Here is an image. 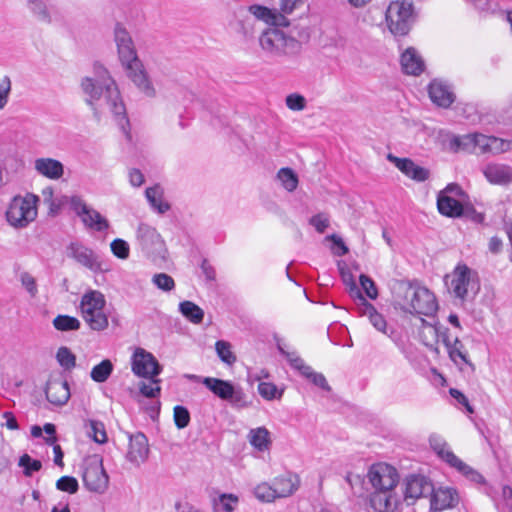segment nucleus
Wrapping results in <instances>:
<instances>
[{
	"label": "nucleus",
	"instance_id": "1",
	"mask_svg": "<svg viewBox=\"0 0 512 512\" xmlns=\"http://www.w3.org/2000/svg\"><path fill=\"white\" fill-rule=\"evenodd\" d=\"M93 73V76L84 77L80 83L81 90L86 96L85 102L92 108L94 115L98 116L96 101L104 95L120 129L126 136V139L131 141L130 124L126 116V108L115 81L110 76L108 70L102 65L95 64Z\"/></svg>",
	"mask_w": 512,
	"mask_h": 512
},
{
	"label": "nucleus",
	"instance_id": "2",
	"mask_svg": "<svg viewBox=\"0 0 512 512\" xmlns=\"http://www.w3.org/2000/svg\"><path fill=\"white\" fill-rule=\"evenodd\" d=\"M114 41L117 46L119 59L125 68L128 78L137 88L148 97L156 94L143 64L137 56L136 48L129 32L121 24H116L114 29Z\"/></svg>",
	"mask_w": 512,
	"mask_h": 512
},
{
	"label": "nucleus",
	"instance_id": "3",
	"mask_svg": "<svg viewBox=\"0 0 512 512\" xmlns=\"http://www.w3.org/2000/svg\"><path fill=\"white\" fill-rule=\"evenodd\" d=\"M393 303L404 312L430 316L438 305L434 294L417 282L397 281L392 288Z\"/></svg>",
	"mask_w": 512,
	"mask_h": 512
},
{
	"label": "nucleus",
	"instance_id": "4",
	"mask_svg": "<svg viewBox=\"0 0 512 512\" xmlns=\"http://www.w3.org/2000/svg\"><path fill=\"white\" fill-rule=\"evenodd\" d=\"M450 291L462 303L474 300L480 291L478 273L459 263L451 273Z\"/></svg>",
	"mask_w": 512,
	"mask_h": 512
},
{
	"label": "nucleus",
	"instance_id": "5",
	"mask_svg": "<svg viewBox=\"0 0 512 512\" xmlns=\"http://www.w3.org/2000/svg\"><path fill=\"white\" fill-rule=\"evenodd\" d=\"M106 300L97 290L86 292L80 302L81 313L92 330L102 331L108 327V317L104 313Z\"/></svg>",
	"mask_w": 512,
	"mask_h": 512
},
{
	"label": "nucleus",
	"instance_id": "6",
	"mask_svg": "<svg viewBox=\"0 0 512 512\" xmlns=\"http://www.w3.org/2000/svg\"><path fill=\"white\" fill-rule=\"evenodd\" d=\"M259 43L263 50L275 56H294L301 51V43L298 40L276 28L263 32Z\"/></svg>",
	"mask_w": 512,
	"mask_h": 512
},
{
	"label": "nucleus",
	"instance_id": "7",
	"mask_svg": "<svg viewBox=\"0 0 512 512\" xmlns=\"http://www.w3.org/2000/svg\"><path fill=\"white\" fill-rule=\"evenodd\" d=\"M37 200L32 194L14 197L6 212L7 221L14 227H26L37 216Z\"/></svg>",
	"mask_w": 512,
	"mask_h": 512
},
{
	"label": "nucleus",
	"instance_id": "8",
	"mask_svg": "<svg viewBox=\"0 0 512 512\" xmlns=\"http://www.w3.org/2000/svg\"><path fill=\"white\" fill-rule=\"evenodd\" d=\"M202 383L214 395L222 400L228 401L234 408L241 409L249 406L247 396L243 389L234 386L230 381L222 380L214 377H205Z\"/></svg>",
	"mask_w": 512,
	"mask_h": 512
},
{
	"label": "nucleus",
	"instance_id": "9",
	"mask_svg": "<svg viewBox=\"0 0 512 512\" xmlns=\"http://www.w3.org/2000/svg\"><path fill=\"white\" fill-rule=\"evenodd\" d=\"M413 7L408 1L392 2L386 10V21L394 35H406L411 27Z\"/></svg>",
	"mask_w": 512,
	"mask_h": 512
},
{
	"label": "nucleus",
	"instance_id": "10",
	"mask_svg": "<svg viewBox=\"0 0 512 512\" xmlns=\"http://www.w3.org/2000/svg\"><path fill=\"white\" fill-rule=\"evenodd\" d=\"M82 479L85 487L91 492L103 493L107 489L109 477L99 456L93 455L84 460Z\"/></svg>",
	"mask_w": 512,
	"mask_h": 512
},
{
	"label": "nucleus",
	"instance_id": "11",
	"mask_svg": "<svg viewBox=\"0 0 512 512\" xmlns=\"http://www.w3.org/2000/svg\"><path fill=\"white\" fill-rule=\"evenodd\" d=\"M136 240L141 250L148 257H162L166 251L161 235L148 224L142 223L138 226Z\"/></svg>",
	"mask_w": 512,
	"mask_h": 512
},
{
	"label": "nucleus",
	"instance_id": "12",
	"mask_svg": "<svg viewBox=\"0 0 512 512\" xmlns=\"http://www.w3.org/2000/svg\"><path fill=\"white\" fill-rule=\"evenodd\" d=\"M70 205L87 228L98 232L105 231L109 228L110 225L108 220L98 211L89 207L81 197H71Z\"/></svg>",
	"mask_w": 512,
	"mask_h": 512
},
{
	"label": "nucleus",
	"instance_id": "13",
	"mask_svg": "<svg viewBox=\"0 0 512 512\" xmlns=\"http://www.w3.org/2000/svg\"><path fill=\"white\" fill-rule=\"evenodd\" d=\"M367 476L375 490L393 491L398 483L396 469L388 464L373 465Z\"/></svg>",
	"mask_w": 512,
	"mask_h": 512
},
{
	"label": "nucleus",
	"instance_id": "14",
	"mask_svg": "<svg viewBox=\"0 0 512 512\" xmlns=\"http://www.w3.org/2000/svg\"><path fill=\"white\" fill-rule=\"evenodd\" d=\"M66 253L69 258L93 272L103 271L99 256L80 242H71L66 248Z\"/></svg>",
	"mask_w": 512,
	"mask_h": 512
},
{
	"label": "nucleus",
	"instance_id": "15",
	"mask_svg": "<svg viewBox=\"0 0 512 512\" xmlns=\"http://www.w3.org/2000/svg\"><path fill=\"white\" fill-rule=\"evenodd\" d=\"M162 367L156 358L142 348L136 349L132 356V371L144 378H153L161 373Z\"/></svg>",
	"mask_w": 512,
	"mask_h": 512
},
{
	"label": "nucleus",
	"instance_id": "16",
	"mask_svg": "<svg viewBox=\"0 0 512 512\" xmlns=\"http://www.w3.org/2000/svg\"><path fill=\"white\" fill-rule=\"evenodd\" d=\"M387 160L393 163L405 176L416 182H424L430 177L428 169L417 165L410 158H400L393 154H388Z\"/></svg>",
	"mask_w": 512,
	"mask_h": 512
},
{
	"label": "nucleus",
	"instance_id": "17",
	"mask_svg": "<svg viewBox=\"0 0 512 512\" xmlns=\"http://www.w3.org/2000/svg\"><path fill=\"white\" fill-rule=\"evenodd\" d=\"M433 492L432 483L422 475H411L406 479V487L404 491L405 500H411V504L421 498L430 496Z\"/></svg>",
	"mask_w": 512,
	"mask_h": 512
},
{
	"label": "nucleus",
	"instance_id": "18",
	"mask_svg": "<svg viewBox=\"0 0 512 512\" xmlns=\"http://www.w3.org/2000/svg\"><path fill=\"white\" fill-rule=\"evenodd\" d=\"M129 441V450L126 457L131 463L139 466L148 457V439L143 433L138 432L130 435Z\"/></svg>",
	"mask_w": 512,
	"mask_h": 512
},
{
	"label": "nucleus",
	"instance_id": "19",
	"mask_svg": "<svg viewBox=\"0 0 512 512\" xmlns=\"http://www.w3.org/2000/svg\"><path fill=\"white\" fill-rule=\"evenodd\" d=\"M437 208L440 214L451 218L461 217L468 210H473L472 207H465L458 199L443 192H439L437 196Z\"/></svg>",
	"mask_w": 512,
	"mask_h": 512
},
{
	"label": "nucleus",
	"instance_id": "20",
	"mask_svg": "<svg viewBox=\"0 0 512 512\" xmlns=\"http://www.w3.org/2000/svg\"><path fill=\"white\" fill-rule=\"evenodd\" d=\"M45 394L47 400L56 406H62L70 398V389L67 381L62 379H50L47 382Z\"/></svg>",
	"mask_w": 512,
	"mask_h": 512
},
{
	"label": "nucleus",
	"instance_id": "21",
	"mask_svg": "<svg viewBox=\"0 0 512 512\" xmlns=\"http://www.w3.org/2000/svg\"><path fill=\"white\" fill-rule=\"evenodd\" d=\"M446 350L450 360L458 366L461 371L465 372L467 369H469L471 373L475 371V366L469 360L468 352L458 337L453 339V341L446 347Z\"/></svg>",
	"mask_w": 512,
	"mask_h": 512
},
{
	"label": "nucleus",
	"instance_id": "22",
	"mask_svg": "<svg viewBox=\"0 0 512 512\" xmlns=\"http://www.w3.org/2000/svg\"><path fill=\"white\" fill-rule=\"evenodd\" d=\"M430 496L431 509L435 511L452 508L459 500L456 490L450 487H439L438 489L433 488V492Z\"/></svg>",
	"mask_w": 512,
	"mask_h": 512
},
{
	"label": "nucleus",
	"instance_id": "23",
	"mask_svg": "<svg viewBox=\"0 0 512 512\" xmlns=\"http://www.w3.org/2000/svg\"><path fill=\"white\" fill-rule=\"evenodd\" d=\"M429 97L439 107L448 108L455 100L450 86L441 81L433 80L429 85Z\"/></svg>",
	"mask_w": 512,
	"mask_h": 512
},
{
	"label": "nucleus",
	"instance_id": "24",
	"mask_svg": "<svg viewBox=\"0 0 512 512\" xmlns=\"http://www.w3.org/2000/svg\"><path fill=\"white\" fill-rule=\"evenodd\" d=\"M248 12L254 16L255 22L257 20H262L267 24L273 26H289L290 22L283 14H279L277 9H269L265 6L261 5H251L248 8Z\"/></svg>",
	"mask_w": 512,
	"mask_h": 512
},
{
	"label": "nucleus",
	"instance_id": "25",
	"mask_svg": "<svg viewBox=\"0 0 512 512\" xmlns=\"http://www.w3.org/2000/svg\"><path fill=\"white\" fill-rule=\"evenodd\" d=\"M34 169L39 175L51 180H58L64 174V165L53 158H37Z\"/></svg>",
	"mask_w": 512,
	"mask_h": 512
},
{
	"label": "nucleus",
	"instance_id": "26",
	"mask_svg": "<svg viewBox=\"0 0 512 512\" xmlns=\"http://www.w3.org/2000/svg\"><path fill=\"white\" fill-rule=\"evenodd\" d=\"M272 485L276 498H285L298 490L300 480L296 474L287 473L275 478Z\"/></svg>",
	"mask_w": 512,
	"mask_h": 512
},
{
	"label": "nucleus",
	"instance_id": "27",
	"mask_svg": "<svg viewBox=\"0 0 512 512\" xmlns=\"http://www.w3.org/2000/svg\"><path fill=\"white\" fill-rule=\"evenodd\" d=\"M357 309L360 316L367 317L376 330L384 334H387V323L385 318L364 297H360Z\"/></svg>",
	"mask_w": 512,
	"mask_h": 512
},
{
	"label": "nucleus",
	"instance_id": "28",
	"mask_svg": "<svg viewBox=\"0 0 512 512\" xmlns=\"http://www.w3.org/2000/svg\"><path fill=\"white\" fill-rule=\"evenodd\" d=\"M396 502L393 491L374 490L370 496V506L375 512H393Z\"/></svg>",
	"mask_w": 512,
	"mask_h": 512
},
{
	"label": "nucleus",
	"instance_id": "29",
	"mask_svg": "<svg viewBox=\"0 0 512 512\" xmlns=\"http://www.w3.org/2000/svg\"><path fill=\"white\" fill-rule=\"evenodd\" d=\"M483 173L492 184L506 185L512 181V168L504 164H489Z\"/></svg>",
	"mask_w": 512,
	"mask_h": 512
},
{
	"label": "nucleus",
	"instance_id": "30",
	"mask_svg": "<svg viewBox=\"0 0 512 512\" xmlns=\"http://www.w3.org/2000/svg\"><path fill=\"white\" fill-rule=\"evenodd\" d=\"M401 67L404 73L417 76L423 72L425 64L414 48H408L401 55Z\"/></svg>",
	"mask_w": 512,
	"mask_h": 512
},
{
	"label": "nucleus",
	"instance_id": "31",
	"mask_svg": "<svg viewBox=\"0 0 512 512\" xmlns=\"http://www.w3.org/2000/svg\"><path fill=\"white\" fill-rule=\"evenodd\" d=\"M429 443L433 451L451 467L455 464H460V458L452 452L449 445L440 436H430Z\"/></svg>",
	"mask_w": 512,
	"mask_h": 512
},
{
	"label": "nucleus",
	"instance_id": "32",
	"mask_svg": "<svg viewBox=\"0 0 512 512\" xmlns=\"http://www.w3.org/2000/svg\"><path fill=\"white\" fill-rule=\"evenodd\" d=\"M429 443L433 451L451 467L455 464H460V458L452 452L449 445L440 436H430Z\"/></svg>",
	"mask_w": 512,
	"mask_h": 512
},
{
	"label": "nucleus",
	"instance_id": "33",
	"mask_svg": "<svg viewBox=\"0 0 512 512\" xmlns=\"http://www.w3.org/2000/svg\"><path fill=\"white\" fill-rule=\"evenodd\" d=\"M421 321V328L419 331V336L421 339V342L428 347L431 351H433L435 354H439L440 350L438 346L436 345L438 342V330L436 324H431L427 322L425 319L420 318Z\"/></svg>",
	"mask_w": 512,
	"mask_h": 512
},
{
	"label": "nucleus",
	"instance_id": "34",
	"mask_svg": "<svg viewBox=\"0 0 512 512\" xmlns=\"http://www.w3.org/2000/svg\"><path fill=\"white\" fill-rule=\"evenodd\" d=\"M250 444L258 451H266L270 448L271 438L270 432L265 427L251 429L248 434Z\"/></svg>",
	"mask_w": 512,
	"mask_h": 512
},
{
	"label": "nucleus",
	"instance_id": "35",
	"mask_svg": "<svg viewBox=\"0 0 512 512\" xmlns=\"http://www.w3.org/2000/svg\"><path fill=\"white\" fill-rule=\"evenodd\" d=\"M145 195L153 209L157 210L160 214H163L170 209V205L163 201V192L159 185L148 187L145 191Z\"/></svg>",
	"mask_w": 512,
	"mask_h": 512
},
{
	"label": "nucleus",
	"instance_id": "36",
	"mask_svg": "<svg viewBox=\"0 0 512 512\" xmlns=\"http://www.w3.org/2000/svg\"><path fill=\"white\" fill-rule=\"evenodd\" d=\"M179 311L193 324H200L203 321L204 311L194 302L188 300L180 302Z\"/></svg>",
	"mask_w": 512,
	"mask_h": 512
},
{
	"label": "nucleus",
	"instance_id": "37",
	"mask_svg": "<svg viewBox=\"0 0 512 512\" xmlns=\"http://www.w3.org/2000/svg\"><path fill=\"white\" fill-rule=\"evenodd\" d=\"M475 133L466 134L463 136H454L449 141V149L457 153L459 151H475Z\"/></svg>",
	"mask_w": 512,
	"mask_h": 512
},
{
	"label": "nucleus",
	"instance_id": "38",
	"mask_svg": "<svg viewBox=\"0 0 512 512\" xmlns=\"http://www.w3.org/2000/svg\"><path fill=\"white\" fill-rule=\"evenodd\" d=\"M112 372V362L109 359H105L92 368L90 376L93 381L103 383L110 377Z\"/></svg>",
	"mask_w": 512,
	"mask_h": 512
},
{
	"label": "nucleus",
	"instance_id": "39",
	"mask_svg": "<svg viewBox=\"0 0 512 512\" xmlns=\"http://www.w3.org/2000/svg\"><path fill=\"white\" fill-rule=\"evenodd\" d=\"M278 350L286 357L291 367L299 371L302 376L308 373L311 367L306 365L304 360L296 352L286 351L280 344H278Z\"/></svg>",
	"mask_w": 512,
	"mask_h": 512
},
{
	"label": "nucleus",
	"instance_id": "40",
	"mask_svg": "<svg viewBox=\"0 0 512 512\" xmlns=\"http://www.w3.org/2000/svg\"><path fill=\"white\" fill-rule=\"evenodd\" d=\"M53 326L59 331H74L78 330L81 326L80 321L69 315H58L53 320Z\"/></svg>",
	"mask_w": 512,
	"mask_h": 512
},
{
	"label": "nucleus",
	"instance_id": "41",
	"mask_svg": "<svg viewBox=\"0 0 512 512\" xmlns=\"http://www.w3.org/2000/svg\"><path fill=\"white\" fill-rule=\"evenodd\" d=\"M87 434L96 443L103 444L107 441V434L105 426L102 422L96 420H90L87 425Z\"/></svg>",
	"mask_w": 512,
	"mask_h": 512
},
{
	"label": "nucleus",
	"instance_id": "42",
	"mask_svg": "<svg viewBox=\"0 0 512 512\" xmlns=\"http://www.w3.org/2000/svg\"><path fill=\"white\" fill-rule=\"evenodd\" d=\"M215 350L218 357L227 365H233L236 362V356L232 352V346L225 340H218L215 343Z\"/></svg>",
	"mask_w": 512,
	"mask_h": 512
},
{
	"label": "nucleus",
	"instance_id": "43",
	"mask_svg": "<svg viewBox=\"0 0 512 512\" xmlns=\"http://www.w3.org/2000/svg\"><path fill=\"white\" fill-rule=\"evenodd\" d=\"M277 178L287 191L292 192L297 188L298 177L291 168H281L277 173Z\"/></svg>",
	"mask_w": 512,
	"mask_h": 512
},
{
	"label": "nucleus",
	"instance_id": "44",
	"mask_svg": "<svg viewBox=\"0 0 512 512\" xmlns=\"http://www.w3.org/2000/svg\"><path fill=\"white\" fill-rule=\"evenodd\" d=\"M28 7L38 20L45 23L51 22L50 13L45 0H28Z\"/></svg>",
	"mask_w": 512,
	"mask_h": 512
},
{
	"label": "nucleus",
	"instance_id": "45",
	"mask_svg": "<svg viewBox=\"0 0 512 512\" xmlns=\"http://www.w3.org/2000/svg\"><path fill=\"white\" fill-rule=\"evenodd\" d=\"M338 266H339L341 278H342L344 284L349 288L350 295L352 297H356L357 300L359 301L360 297H364V296L361 294L359 288L357 287L352 273L346 267L345 264L341 265L339 263Z\"/></svg>",
	"mask_w": 512,
	"mask_h": 512
},
{
	"label": "nucleus",
	"instance_id": "46",
	"mask_svg": "<svg viewBox=\"0 0 512 512\" xmlns=\"http://www.w3.org/2000/svg\"><path fill=\"white\" fill-rule=\"evenodd\" d=\"M258 392L265 400L280 399L283 395V390H278L277 386L270 382H260L258 385Z\"/></svg>",
	"mask_w": 512,
	"mask_h": 512
},
{
	"label": "nucleus",
	"instance_id": "47",
	"mask_svg": "<svg viewBox=\"0 0 512 512\" xmlns=\"http://www.w3.org/2000/svg\"><path fill=\"white\" fill-rule=\"evenodd\" d=\"M254 495L257 499L263 502H272L276 499L273 485L263 482L257 485L254 489Z\"/></svg>",
	"mask_w": 512,
	"mask_h": 512
},
{
	"label": "nucleus",
	"instance_id": "48",
	"mask_svg": "<svg viewBox=\"0 0 512 512\" xmlns=\"http://www.w3.org/2000/svg\"><path fill=\"white\" fill-rule=\"evenodd\" d=\"M152 283L160 290L170 292L175 288L174 279L166 273H156L152 277Z\"/></svg>",
	"mask_w": 512,
	"mask_h": 512
},
{
	"label": "nucleus",
	"instance_id": "49",
	"mask_svg": "<svg viewBox=\"0 0 512 512\" xmlns=\"http://www.w3.org/2000/svg\"><path fill=\"white\" fill-rule=\"evenodd\" d=\"M173 418L178 429L186 428L190 423V413L184 406L177 405L173 409Z\"/></svg>",
	"mask_w": 512,
	"mask_h": 512
},
{
	"label": "nucleus",
	"instance_id": "50",
	"mask_svg": "<svg viewBox=\"0 0 512 512\" xmlns=\"http://www.w3.org/2000/svg\"><path fill=\"white\" fill-rule=\"evenodd\" d=\"M453 468H455L458 472H460L462 475H464L467 479H469L472 482H475V483H483L484 482L483 476L479 472L474 470L472 467H470L469 465L464 463L461 459H460V464H455L453 466Z\"/></svg>",
	"mask_w": 512,
	"mask_h": 512
},
{
	"label": "nucleus",
	"instance_id": "51",
	"mask_svg": "<svg viewBox=\"0 0 512 512\" xmlns=\"http://www.w3.org/2000/svg\"><path fill=\"white\" fill-rule=\"evenodd\" d=\"M19 466L24 468L25 476H31L41 469L42 463L39 460L32 459L28 454H24L19 459Z\"/></svg>",
	"mask_w": 512,
	"mask_h": 512
},
{
	"label": "nucleus",
	"instance_id": "52",
	"mask_svg": "<svg viewBox=\"0 0 512 512\" xmlns=\"http://www.w3.org/2000/svg\"><path fill=\"white\" fill-rule=\"evenodd\" d=\"M57 361L65 369H71L76 364L75 355L67 347H60L56 354Z\"/></svg>",
	"mask_w": 512,
	"mask_h": 512
},
{
	"label": "nucleus",
	"instance_id": "53",
	"mask_svg": "<svg viewBox=\"0 0 512 512\" xmlns=\"http://www.w3.org/2000/svg\"><path fill=\"white\" fill-rule=\"evenodd\" d=\"M509 150H512V140H505L492 136L488 153L500 154Z\"/></svg>",
	"mask_w": 512,
	"mask_h": 512
},
{
	"label": "nucleus",
	"instance_id": "54",
	"mask_svg": "<svg viewBox=\"0 0 512 512\" xmlns=\"http://www.w3.org/2000/svg\"><path fill=\"white\" fill-rule=\"evenodd\" d=\"M56 488L60 491L74 494L78 491L79 485L76 478L72 476H63L57 480Z\"/></svg>",
	"mask_w": 512,
	"mask_h": 512
},
{
	"label": "nucleus",
	"instance_id": "55",
	"mask_svg": "<svg viewBox=\"0 0 512 512\" xmlns=\"http://www.w3.org/2000/svg\"><path fill=\"white\" fill-rule=\"evenodd\" d=\"M150 379H151V383L147 384L145 382H142L140 384V386H139L140 393L143 396L148 397V398H156L159 396L160 391H161V388L159 386L160 380L154 379V377L150 378Z\"/></svg>",
	"mask_w": 512,
	"mask_h": 512
},
{
	"label": "nucleus",
	"instance_id": "56",
	"mask_svg": "<svg viewBox=\"0 0 512 512\" xmlns=\"http://www.w3.org/2000/svg\"><path fill=\"white\" fill-rule=\"evenodd\" d=\"M304 5V0H278L277 12L285 17Z\"/></svg>",
	"mask_w": 512,
	"mask_h": 512
},
{
	"label": "nucleus",
	"instance_id": "57",
	"mask_svg": "<svg viewBox=\"0 0 512 512\" xmlns=\"http://www.w3.org/2000/svg\"><path fill=\"white\" fill-rule=\"evenodd\" d=\"M110 247L117 258L127 259L129 257L130 248L125 240L117 238L111 242Z\"/></svg>",
	"mask_w": 512,
	"mask_h": 512
},
{
	"label": "nucleus",
	"instance_id": "58",
	"mask_svg": "<svg viewBox=\"0 0 512 512\" xmlns=\"http://www.w3.org/2000/svg\"><path fill=\"white\" fill-rule=\"evenodd\" d=\"M239 502L235 494H222L219 496V506L224 512H233Z\"/></svg>",
	"mask_w": 512,
	"mask_h": 512
},
{
	"label": "nucleus",
	"instance_id": "59",
	"mask_svg": "<svg viewBox=\"0 0 512 512\" xmlns=\"http://www.w3.org/2000/svg\"><path fill=\"white\" fill-rule=\"evenodd\" d=\"M285 101L287 107L293 111H302L306 107L305 98L298 93L289 94Z\"/></svg>",
	"mask_w": 512,
	"mask_h": 512
},
{
	"label": "nucleus",
	"instance_id": "60",
	"mask_svg": "<svg viewBox=\"0 0 512 512\" xmlns=\"http://www.w3.org/2000/svg\"><path fill=\"white\" fill-rule=\"evenodd\" d=\"M255 20L251 16L239 21L237 31L242 34L245 39H250L254 36Z\"/></svg>",
	"mask_w": 512,
	"mask_h": 512
},
{
	"label": "nucleus",
	"instance_id": "61",
	"mask_svg": "<svg viewBox=\"0 0 512 512\" xmlns=\"http://www.w3.org/2000/svg\"><path fill=\"white\" fill-rule=\"evenodd\" d=\"M304 377L323 390L330 391L331 389L325 376L322 373L313 371L312 368L309 369L308 373L305 374Z\"/></svg>",
	"mask_w": 512,
	"mask_h": 512
},
{
	"label": "nucleus",
	"instance_id": "62",
	"mask_svg": "<svg viewBox=\"0 0 512 512\" xmlns=\"http://www.w3.org/2000/svg\"><path fill=\"white\" fill-rule=\"evenodd\" d=\"M360 284L370 299L377 298L378 290L376 288L375 282L369 276L365 274L360 275Z\"/></svg>",
	"mask_w": 512,
	"mask_h": 512
},
{
	"label": "nucleus",
	"instance_id": "63",
	"mask_svg": "<svg viewBox=\"0 0 512 512\" xmlns=\"http://www.w3.org/2000/svg\"><path fill=\"white\" fill-rule=\"evenodd\" d=\"M20 281H21L22 285L25 287V289L27 290V292L32 297H34L37 294L38 289H37L36 280L30 273H28V272L21 273Z\"/></svg>",
	"mask_w": 512,
	"mask_h": 512
},
{
	"label": "nucleus",
	"instance_id": "64",
	"mask_svg": "<svg viewBox=\"0 0 512 512\" xmlns=\"http://www.w3.org/2000/svg\"><path fill=\"white\" fill-rule=\"evenodd\" d=\"M500 509L503 512H512V488L503 486Z\"/></svg>",
	"mask_w": 512,
	"mask_h": 512
}]
</instances>
